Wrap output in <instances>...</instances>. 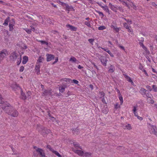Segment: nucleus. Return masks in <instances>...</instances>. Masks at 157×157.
I'll return each mask as SVG.
<instances>
[{"mask_svg":"<svg viewBox=\"0 0 157 157\" xmlns=\"http://www.w3.org/2000/svg\"><path fill=\"white\" fill-rule=\"evenodd\" d=\"M124 26L126 29H128L129 26L127 25L126 23H124Z\"/></svg>","mask_w":157,"mask_h":157,"instance_id":"603ef678","label":"nucleus"},{"mask_svg":"<svg viewBox=\"0 0 157 157\" xmlns=\"http://www.w3.org/2000/svg\"><path fill=\"white\" fill-rule=\"evenodd\" d=\"M108 43H109V44H110V45H109V47H111L112 46H111V45H113V44H112V43H111L110 41H109L108 42Z\"/></svg>","mask_w":157,"mask_h":157,"instance_id":"bf43d9fd","label":"nucleus"},{"mask_svg":"<svg viewBox=\"0 0 157 157\" xmlns=\"http://www.w3.org/2000/svg\"><path fill=\"white\" fill-rule=\"evenodd\" d=\"M44 60V58L41 56L39 57L37 60V63H39L42 62Z\"/></svg>","mask_w":157,"mask_h":157,"instance_id":"7c9ffc66","label":"nucleus"},{"mask_svg":"<svg viewBox=\"0 0 157 157\" xmlns=\"http://www.w3.org/2000/svg\"><path fill=\"white\" fill-rule=\"evenodd\" d=\"M84 24L85 25H86L89 27L91 28V26L90 21H85L84 22Z\"/></svg>","mask_w":157,"mask_h":157,"instance_id":"bb28decb","label":"nucleus"},{"mask_svg":"<svg viewBox=\"0 0 157 157\" xmlns=\"http://www.w3.org/2000/svg\"><path fill=\"white\" fill-rule=\"evenodd\" d=\"M21 48L23 49H25L27 48V46L25 44H23L21 46Z\"/></svg>","mask_w":157,"mask_h":157,"instance_id":"a19ab883","label":"nucleus"},{"mask_svg":"<svg viewBox=\"0 0 157 157\" xmlns=\"http://www.w3.org/2000/svg\"><path fill=\"white\" fill-rule=\"evenodd\" d=\"M147 90L143 88H141L140 90V93L143 95H146V92Z\"/></svg>","mask_w":157,"mask_h":157,"instance_id":"6ab92c4d","label":"nucleus"},{"mask_svg":"<svg viewBox=\"0 0 157 157\" xmlns=\"http://www.w3.org/2000/svg\"><path fill=\"white\" fill-rule=\"evenodd\" d=\"M99 94L101 96L100 97L101 98L104 96V93L103 92H101L99 93Z\"/></svg>","mask_w":157,"mask_h":157,"instance_id":"3c124183","label":"nucleus"},{"mask_svg":"<svg viewBox=\"0 0 157 157\" xmlns=\"http://www.w3.org/2000/svg\"><path fill=\"white\" fill-rule=\"evenodd\" d=\"M69 61L73 63H78V61L77 60L76 58H75V57L71 56L69 60Z\"/></svg>","mask_w":157,"mask_h":157,"instance_id":"ddd939ff","label":"nucleus"},{"mask_svg":"<svg viewBox=\"0 0 157 157\" xmlns=\"http://www.w3.org/2000/svg\"><path fill=\"white\" fill-rule=\"evenodd\" d=\"M97 12L100 16H102L103 17H104V14L102 12L99 11H97Z\"/></svg>","mask_w":157,"mask_h":157,"instance_id":"de8ad7c7","label":"nucleus"},{"mask_svg":"<svg viewBox=\"0 0 157 157\" xmlns=\"http://www.w3.org/2000/svg\"><path fill=\"white\" fill-rule=\"evenodd\" d=\"M101 8L106 12H108L109 14H110V13L109 12V9L108 7L107 6H101Z\"/></svg>","mask_w":157,"mask_h":157,"instance_id":"412c9836","label":"nucleus"},{"mask_svg":"<svg viewBox=\"0 0 157 157\" xmlns=\"http://www.w3.org/2000/svg\"><path fill=\"white\" fill-rule=\"evenodd\" d=\"M140 46H142V47L146 51H147V48H146L144 46V45L142 43H141Z\"/></svg>","mask_w":157,"mask_h":157,"instance_id":"37998d69","label":"nucleus"},{"mask_svg":"<svg viewBox=\"0 0 157 157\" xmlns=\"http://www.w3.org/2000/svg\"><path fill=\"white\" fill-rule=\"evenodd\" d=\"M75 147L79 148V144L75 142L73 143Z\"/></svg>","mask_w":157,"mask_h":157,"instance_id":"ea45409f","label":"nucleus"},{"mask_svg":"<svg viewBox=\"0 0 157 157\" xmlns=\"http://www.w3.org/2000/svg\"><path fill=\"white\" fill-rule=\"evenodd\" d=\"M47 148L48 149H49L52 152V150H54V149H52L51 147L49 145H48L47 146Z\"/></svg>","mask_w":157,"mask_h":157,"instance_id":"864d4df0","label":"nucleus"},{"mask_svg":"<svg viewBox=\"0 0 157 157\" xmlns=\"http://www.w3.org/2000/svg\"><path fill=\"white\" fill-rule=\"evenodd\" d=\"M74 151L76 154L80 156H82L83 154V152L81 150L73 149Z\"/></svg>","mask_w":157,"mask_h":157,"instance_id":"9b49d317","label":"nucleus"},{"mask_svg":"<svg viewBox=\"0 0 157 157\" xmlns=\"http://www.w3.org/2000/svg\"><path fill=\"white\" fill-rule=\"evenodd\" d=\"M62 81L68 83H72V80L69 78H66L62 79Z\"/></svg>","mask_w":157,"mask_h":157,"instance_id":"4be33fe9","label":"nucleus"},{"mask_svg":"<svg viewBox=\"0 0 157 157\" xmlns=\"http://www.w3.org/2000/svg\"><path fill=\"white\" fill-rule=\"evenodd\" d=\"M122 127L124 129H126L129 130L132 129V127L131 125L128 124H122Z\"/></svg>","mask_w":157,"mask_h":157,"instance_id":"423d86ee","label":"nucleus"},{"mask_svg":"<svg viewBox=\"0 0 157 157\" xmlns=\"http://www.w3.org/2000/svg\"><path fill=\"white\" fill-rule=\"evenodd\" d=\"M114 67H113L111 66H110V68L109 70V71L110 72H113L114 71Z\"/></svg>","mask_w":157,"mask_h":157,"instance_id":"c9c22d12","label":"nucleus"},{"mask_svg":"<svg viewBox=\"0 0 157 157\" xmlns=\"http://www.w3.org/2000/svg\"><path fill=\"white\" fill-rule=\"evenodd\" d=\"M21 61V56H20L19 57H18L17 59V65H19Z\"/></svg>","mask_w":157,"mask_h":157,"instance_id":"2f4dec72","label":"nucleus"},{"mask_svg":"<svg viewBox=\"0 0 157 157\" xmlns=\"http://www.w3.org/2000/svg\"><path fill=\"white\" fill-rule=\"evenodd\" d=\"M101 48L104 50L106 52H107L108 53V54L110 55V56L112 57H113L114 55L112 53V52L109 50L108 48L105 49L104 48Z\"/></svg>","mask_w":157,"mask_h":157,"instance_id":"f3484780","label":"nucleus"},{"mask_svg":"<svg viewBox=\"0 0 157 157\" xmlns=\"http://www.w3.org/2000/svg\"><path fill=\"white\" fill-rule=\"evenodd\" d=\"M72 82H73L76 84H78L79 82L77 80L73 79V80H72Z\"/></svg>","mask_w":157,"mask_h":157,"instance_id":"a18cd8bd","label":"nucleus"},{"mask_svg":"<svg viewBox=\"0 0 157 157\" xmlns=\"http://www.w3.org/2000/svg\"><path fill=\"white\" fill-rule=\"evenodd\" d=\"M111 28H113L117 32H118L120 30V28H117L114 25H112Z\"/></svg>","mask_w":157,"mask_h":157,"instance_id":"393cba45","label":"nucleus"},{"mask_svg":"<svg viewBox=\"0 0 157 157\" xmlns=\"http://www.w3.org/2000/svg\"><path fill=\"white\" fill-rule=\"evenodd\" d=\"M94 40L93 39H90L88 40L89 42L92 44H93V42Z\"/></svg>","mask_w":157,"mask_h":157,"instance_id":"8fccbe9b","label":"nucleus"},{"mask_svg":"<svg viewBox=\"0 0 157 157\" xmlns=\"http://www.w3.org/2000/svg\"><path fill=\"white\" fill-rule=\"evenodd\" d=\"M21 95L22 96V98L23 99L25 100L26 99V97L25 96V94L23 92L22 89L21 90Z\"/></svg>","mask_w":157,"mask_h":157,"instance_id":"473e14b6","label":"nucleus"},{"mask_svg":"<svg viewBox=\"0 0 157 157\" xmlns=\"http://www.w3.org/2000/svg\"><path fill=\"white\" fill-rule=\"evenodd\" d=\"M52 152L55 154L58 157H62L61 155L59 154L58 152L56 151H55V150H52Z\"/></svg>","mask_w":157,"mask_h":157,"instance_id":"a878e982","label":"nucleus"},{"mask_svg":"<svg viewBox=\"0 0 157 157\" xmlns=\"http://www.w3.org/2000/svg\"><path fill=\"white\" fill-rule=\"evenodd\" d=\"M154 107H155V108H156L157 110V104H155L154 105Z\"/></svg>","mask_w":157,"mask_h":157,"instance_id":"774afa93","label":"nucleus"},{"mask_svg":"<svg viewBox=\"0 0 157 157\" xmlns=\"http://www.w3.org/2000/svg\"><path fill=\"white\" fill-rule=\"evenodd\" d=\"M128 31L129 32H132V30L131 28H130L129 27L128 29H127Z\"/></svg>","mask_w":157,"mask_h":157,"instance_id":"4d7b16f0","label":"nucleus"},{"mask_svg":"<svg viewBox=\"0 0 157 157\" xmlns=\"http://www.w3.org/2000/svg\"><path fill=\"white\" fill-rule=\"evenodd\" d=\"M0 99L1 101H2L1 102V104L3 103L2 102H3L2 101V98L1 97V96L0 95Z\"/></svg>","mask_w":157,"mask_h":157,"instance_id":"e2e57ef3","label":"nucleus"},{"mask_svg":"<svg viewBox=\"0 0 157 157\" xmlns=\"http://www.w3.org/2000/svg\"><path fill=\"white\" fill-rule=\"evenodd\" d=\"M65 88L63 86L59 87V90L60 92H63L64 91Z\"/></svg>","mask_w":157,"mask_h":157,"instance_id":"e433bc0d","label":"nucleus"},{"mask_svg":"<svg viewBox=\"0 0 157 157\" xmlns=\"http://www.w3.org/2000/svg\"><path fill=\"white\" fill-rule=\"evenodd\" d=\"M24 67L23 66H21L20 67L19 71L20 72H22L24 70Z\"/></svg>","mask_w":157,"mask_h":157,"instance_id":"09e8293b","label":"nucleus"},{"mask_svg":"<svg viewBox=\"0 0 157 157\" xmlns=\"http://www.w3.org/2000/svg\"><path fill=\"white\" fill-rule=\"evenodd\" d=\"M78 68L79 69H81L82 68H83V67H82L81 66V65H79L78 66Z\"/></svg>","mask_w":157,"mask_h":157,"instance_id":"052dcab7","label":"nucleus"},{"mask_svg":"<svg viewBox=\"0 0 157 157\" xmlns=\"http://www.w3.org/2000/svg\"><path fill=\"white\" fill-rule=\"evenodd\" d=\"M137 105L134 106H133V111L135 116H137V113L136 112L137 110Z\"/></svg>","mask_w":157,"mask_h":157,"instance_id":"aec40b11","label":"nucleus"},{"mask_svg":"<svg viewBox=\"0 0 157 157\" xmlns=\"http://www.w3.org/2000/svg\"><path fill=\"white\" fill-rule=\"evenodd\" d=\"M124 77L125 78L127 79L128 81L129 82H131L132 84L133 85L134 84V83L132 80L131 79V78L129 77L128 76L125 75H124Z\"/></svg>","mask_w":157,"mask_h":157,"instance_id":"dca6fc26","label":"nucleus"},{"mask_svg":"<svg viewBox=\"0 0 157 157\" xmlns=\"http://www.w3.org/2000/svg\"><path fill=\"white\" fill-rule=\"evenodd\" d=\"M100 59L103 65L105 66H106V62L107 61L106 58L103 56H101V57L100 58Z\"/></svg>","mask_w":157,"mask_h":157,"instance_id":"0eeeda50","label":"nucleus"},{"mask_svg":"<svg viewBox=\"0 0 157 157\" xmlns=\"http://www.w3.org/2000/svg\"><path fill=\"white\" fill-rule=\"evenodd\" d=\"M11 87L14 91H16L17 90H21V88L17 84H14L11 86Z\"/></svg>","mask_w":157,"mask_h":157,"instance_id":"6e6552de","label":"nucleus"},{"mask_svg":"<svg viewBox=\"0 0 157 157\" xmlns=\"http://www.w3.org/2000/svg\"><path fill=\"white\" fill-rule=\"evenodd\" d=\"M72 132L75 135L78 134L79 133V130L77 128H75L72 131Z\"/></svg>","mask_w":157,"mask_h":157,"instance_id":"c85d7f7f","label":"nucleus"},{"mask_svg":"<svg viewBox=\"0 0 157 157\" xmlns=\"http://www.w3.org/2000/svg\"><path fill=\"white\" fill-rule=\"evenodd\" d=\"M91 155V154L88 152H83V156L84 157H89Z\"/></svg>","mask_w":157,"mask_h":157,"instance_id":"cd10ccee","label":"nucleus"},{"mask_svg":"<svg viewBox=\"0 0 157 157\" xmlns=\"http://www.w3.org/2000/svg\"><path fill=\"white\" fill-rule=\"evenodd\" d=\"M52 94L51 90H47L44 91V94L45 95H50Z\"/></svg>","mask_w":157,"mask_h":157,"instance_id":"a211bd4d","label":"nucleus"},{"mask_svg":"<svg viewBox=\"0 0 157 157\" xmlns=\"http://www.w3.org/2000/svg\"><path fill=\"white\" fill-rule=\"evenodd\" d=\"M136 116L137 117V118L140 121H142L143 120V118L142 117L139 116L138 115V114H137V116Z\"/></svg>","mask_w":157,"mask_h":157,"instance_id":"49530a36","label":"nucleus"},{"mask_svg":"<svg viewBox=\"0 0 157 157\" xmlns=\"http://www.w3.org/2000/svg\"><path fill=\"white\" fill-rule=\"evenodd\" d=\"M36 64L37 65L36 66L35 69L36 72V74L37 75H38L39 74L40 72V65L39 63H37Z\"/></svg>","mask_w":157,"mask_h":157,"instance_id":"f8f14e48","label":"nucleus"},{"mask_svg":"<svg viewBox=\"0 0 157 157\" xmlns=\"http://www.w3.org/2000/svg\"><path fill=\"white\" fill-rule=\"evenodd\" d=\"M28 61V57L27 56H25L23 57L22 63L23 64H25Z\"/></svg>","mask_w":157,"mask_h":157,"instance_id":"5701e85b","label":"nucleus"},{"mask_svg":"<svg viewBox=\"0 0 157 157\" xmlns=\"http://www.w3.org/2000/svg\"><path fill=\"white\" fill-rule=\"evenodd\" d=\"M106 29V27L104 26H100L98 27V29L99 30H103Z\"/></svg>","mask_w":157,"mask_h":157,"instance_id":"4c0bfd02","label":"nucleus"},{"mask_svg":"<svg viewBox=\"0 0 157 157\" xmlns=\"http://www.w3.org/2000/svg\"><path fill=\"white\" fill-rule=\"evenodd\" d=\"M58 60V57H57L55 59V61L53 63V64H55L56 63H57Z\"/></svg>","mask_w":157,"mask_h":157,"instance_id":"6e6d98bb","label":"nucleus"},{"mask_svg":"<svg viewBox=\"0 0 157 157\" xmlns=\"http://www.w3.org/2000/svg\"><path fill=\"white\" fill-rule=\"evenodd\" d=\"M34 148L36 151L42 157H45V154L44 151L41 149L37 148L36 147H34Z\"/></svg>","mask_w":157,"mask_h":157,"instance_id":"7ed1b4c3","label":"nucleus"},{"mask_svg":"<svg viewBox=\"0 0 157 157\" xmlns=\"http://www.w3.org/2000/svg\"><path fill=\"white\" fill-rule=\"evenodd\" d=\"M151 5L155 8H157V5L156 4V3L154 2H152L151 3Z\"/></svg>","mask_w":157,"mask_h":157,"instance_id":"79ce46f5","label":"nucleus"},{"mask_svg":"<svg viewBox=\"0 0 157 157\" xmlns=\"http://www.w3.org/2000/svg\"><path fill=\"white\" fill-rule=\"evenodd\" d=\"M6 106L2 107L3 109H5L6 112L9 115L13 117H17L18 115V112L16 110H13V107L7 103L6 104Z\"/></svg>","mask_w":157,"mask_h":157,"instance_id":"f257e3e1","label":"nucleus"},{"mask_svg":"<svg viewBox=\"0 0 157 157\" xmlns=\"http://www.w3.org/2000/svg\"><path fill=\"white\" fill-rule=\"evenodd\" d=\"M66 27L67 28H69V29H70L72 31H76L77 29V28L76 27L69 24L67 25Z\"/></svg>","mask_w":157,"mask_h":157,"instance_id":"9d476101","label":"nucleus"},{"mask_svg":"<svg viewBox=\"0 0 157 157\" xmlns=\"http://www.w3.org/2000/svg\"><path fill=\"white\" fill-rule=\"evenodd\" d=\"M39 42H40L42 44H45L46 45L48 44V43L44 41L40 40L39 41Z\"/></svg>","mask_w":157,"mask_h":157,"instance_id":"58836bf2","label":"nucleus"},{"mask_svg":"<svg viewBox=\"0 0 157 157\" xmlns=\"http://www.w3.org/2000/svg\"><path fill=\"white\" fill-rule=\"evenodd\" d=\"M146 86V88L147 89V90H149V91H151L152 90V89L150 86L148 85H147Z\"/></svg>","mask_w":157,"mask_h":157,"instance_id":"c03bdc74","label":"nucleus"},{"mask_svg":"<svg viewBox=\"0 0 157 157\" xmlns=\"http://www.w3.org/2000/svg\"><path fill=\"white\" fill-rule=\"evenodd\" d=\"M152 89L154 92H157V87L156 85H153L152 86Z\"/></svg>","mask_w":157,"mask_h":157,"instance_id":"f704fd0d","label":"nucleus"},{"mask_svg":"<svg viewBox=\"0 0 157 157\" xmlns=\"http://www.w3.org/2000/svg\"><path fill=\"white\" fill-rule=\"evenodd\" d=\"M46 56H47V61L48 62L51 61L52 59H53L54 58L53 55L49 54H47Z\"/></svg>","mask_w":157,"mask_h":157,"instance_id":"1a4fd4ad","label":"nucleus"},{"mask_svg":"<svg viewBox=\"0 0 157 157\" xmlns=\"http://www.w3.org/2000/svg\"><path fill=\"white\" fill-rule=\"evenodd\" d=\"M147 101L148 102H149L150 103L152 104L154 103V101L151 99L150 96L148 98H147Z\"/></svg>","mask_w":157,"mask_h":157,"instance_id":"72a5a7b5","label":"nucleus"},{"mask_svg":"<svg viewBox=\"0 0 157 157\" xmlns=\"http://www.w3.org/2000/svg\"><path fill=\"white\" fill-rule=\"evenodd\" d=\"M115 107L116 109H117V108L120 107V106L119 105L118 103H117L115 105Z\"/></svg>","mask_w":157,"mask_h":157,"instance_id":"5fc2aeb1","label":"nucleus"},{"mask_svg":"<svg viewBox=\"0 0 157 157\" xmlns=\"http://www.w3.org/2000/svg\"><path fill=\"white\" fill-rule=\"evenodd\" d=\"M118 46H119V47H120L121 48V49H123V50H125V49H124V47H123V46H121V45H119Z\"/></svg>","mask_w":157,"mask_h":157,"instance_id":"13d9d810","label":"nucleus"},{"mask_svg":"<svg viewBox=\"0 0 157 157\" xmlns=\"http://www.w3.org/2000/svg\"><path fill=\"white\" fill-rule=\"evenodd\" d=\"M51 117V120H52L53 121H54L55 120V118L54 117Z\"/></svg>","mask_w":157,"mask_h":157,"instance_id":"680f3d73","label":"nucleus"},{"mask_svg":"<svg viewBox=\"0 0 157 157\" xmlns=\"http://www.w3.org/2000/svg\"><path fill=\"white\" fill-rule=\"evenodd\" d=\"M98 5L101 8V6H103L101 5V4L100 3H97Z\"/></svg>","mask_w":157,"mask_h":157,"instance_id":"69168bd1","label":"nucleus"},{"mask_svg":"<svg viewBox=\"0 0 157 157\" xmlns=\"http://www.w3.org/2000/svg\"><path fill=\"white\" fill-rule=\"evenodd\" d=\"M14 24L10 23L9 24V27L10 31H12L13 29Z\"/></svg>","mask_w":157,"mask_h":157,"instance_id":"c756f323","label":"nucleus"},{"mask_svg":"<svg viewBox=\"0 0 157 157\" xmlns=\"http://www.w3.org/2000/svg\"><path fill=\"white\" fill-rule=\"evenodd\" d=\"M148 128L150 133L153 134L157 136V128L155 126L150 124Z\"/></svg>","mask_w":157,"mask_h":157,"instance_id":"f03ea898","label":"nucleus"},{"mask_svg":"<svg viewBox=\"0 0 157 157\" xmlns=\"http://www.w3.org/2000/svg\"><path fill=\"white\" fill-rule=\"evenodd\" d=\"M102 111L105 114H106L107 113V111L106 110L104 111V110H102Z\"/></svg>","mask_w":157,"mask_h":157,"instance_id":"338daca9","label":"nucleus"},{"mask_svg":"<svg viewBox=\"0 0 157 157\" xmlns=\"http://www.w3.org/2000/svg\"><path fill=\"white\" fill-rule=\"evenodd\" d=\"M24 30L28 34H30L32 31H34L35 29L33 27H31V29H29L27 28H25L24 29Z\"/></svg>","mask_w":157,"mask_h":157,"instance_id":"4468645a","label":"nucleus"},{"mask_svg":"<svg viewBox=\"0 0 157 157\" xmlns=\"http://www.w3.org/2000/svg\"><path fill=\"white\" fill-rule=\"evenodd\" d=\"M146 95L147 97L148 98L150 96V97H151V95H150H150H149V94H147Z\"/></svg>","mask_w":157,"mask_h":157,"instance_id":"0e129e2a","label":"nucleus"},{"mask_svg":"<svg viewBox=\"0 0 157 157\" xmlns=\"http://www.w3.org/2000/svg\"><path fill=\"white\" fill-rule=\"evenodd\" d=\"M10 20V18L8 17L5 20L4 23L3 25L5 26H7L8 25V23Z\"/></svg>","mask_w":157,"mask_h":157,"instance_id":"b1692460","label":"nucleus"},{"mask_svg":"<svg viewBox=\"0 0 157 157\" xmlns=\"http://www.w3.org/2000/svg\"><path fill=\"white\" fill-rule=\"evenodd\" d=\"M18 57V54L15 52H13L11 53L10 56V59L13 61H15Z\"/></svg>","mask_w":157,"mask_h":157,"instance_id":"20e7f679","label":"nucleus"},{"mask_svg":"<svg viewBox=\"0 0 157 157\" xmlns=\"http://www.w3.org/2000/svg\"><path fill=\"white\" fill-rule=\"evenodd\" d=\"M109 6L112 10L115 12H116L119 8V7H118L116 6L113 5L110 3H109Z\"/></svg>","mask_w":157,"mask_h":157,"instance_id":"39448f33","label":"nucleus"},{"mask_svg":"<svg viewBox=\"0 0 157 157\" xmlns=\"http://www.w3.org/2000/svg\"><path fill=\"white\" fill-rule=\"evenodd\" d=\"M117 92H118V94L119 96V99L121 101V104L122 105V103H123V98L120 93V91L119 90H118Z\"/></svg>","mask_w":157,"mask_h":157,"instance_id":"2eb2a0df","label":"nucleus"}]
</instances>
